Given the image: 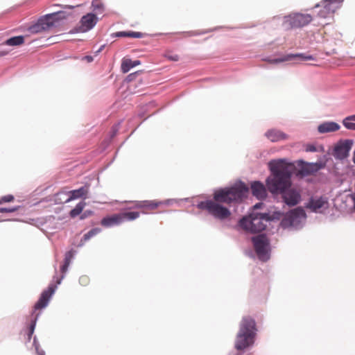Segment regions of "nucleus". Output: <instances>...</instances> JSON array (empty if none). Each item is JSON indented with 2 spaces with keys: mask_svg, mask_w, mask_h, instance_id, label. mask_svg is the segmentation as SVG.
Instances as JSON below:
<instances>
[{
  "mask_svg": "<svg viewBox=\"0 0 355 355\" xmlns=\"http://www.w3.org/2000/svg\"><path fill=\"white\" fill-rule=\"evenodd\" d=\"M312 19L311 15L293 13L284 17L283 24L287 29L301 28L309 24Z\"/></svg>",
  "mask_w": 355,
  "mask_h": 355,
  "instance_id": "39448f33",
  "label": "nucleus"
},
{
  "mask_svg": "<svg viewBox=\"0 0 355 355\" xmlns=\"http://www.w3.org/2000/svg\"><path fill=\"white\" fill-rule=\"evenodd\" d=\"M164 204V202L153 200H144V211L143 213H147L148 211H153Z\"/></svg>",
  "mask_w": 355,
  "mask_h": 355,
  "instance_id": "412c9836",
  "label": "nucleus"
},
{
  "mask_svg": "<svg viewBox=\"0 0 355 355\" xmlns=\"http://www.w3.org/2000/svg\"><path fill=\"white\" fill-rule=\"evenodd\" d=\"M73 254L71 250L67 252L65 254L64 263L70 264V262H71V259L73 258Z\"/></svg>",
  "mask_w": 355,
  "mask_h": 355,
  "instance_id": "72a5a7b5",
  "label": "nucleus"
},
{
  "mask_svg": "<svg viewBox=\"0 0 355 355\" xmlns=\"http://www.w3.org/2000/svg\"><path fill=\"white\" fill-rule=\"evenodd\" d=\"M307 207L315 212H320L321 209H327L328 207V202L324 198H311Z\"/></svg>",
  "mask_w": 355,
  "mask_h": 355,
  "instance_id": "f3484780",
  "label": "nucleus"
},
{
  "mask_svg": "<svg viewBox=\"0 0 355 355\" xmlns=\"http://www.w3.org/2000/svg\"><path fill=\"white\" fill-rule=\"evenodd\" d=\"M58 15L59 13H52L40 19L37 23L30 26L28 28L29 32L31 33L35 34L46 31L54 25V21L57 19V16Z\"/></svg>",
  "mask_w": 355,
  "mask_h": 355,
  "instance_id": "0eeeda50",
  "label": "nucleus"
},
{
  "mask_svg": "<svg viewBox=\"0 0 355 355\" xmlns=\"http://www.w3.org/2000/svg\"><path fill=\"white\" fill-rule=\"evenodd\" d=\"M306 152H315L317 151L316 147L313 144H308L306 146Z\"/></svg>",
  "mask_w": 355,
  "mask_h": 355,
  "instance_id": "c9c22d12",
  "label": "nucleus"
},
{
  "mask_svg": "<svg viewBox=\"0 0 355 355\" xmlns=\"http://www.w3.org/2000/svg\"><path fill=\"white\" fill-rule=\"evenodd\" d=\"M249 189L244 183H240L229 189L216 190L214 193V200L200 202L198 207L200 209L207 210L216 218L224 220L227 218L230 211L219 203H231L241 200L248 193Z\"/></svg>",
  "mask_w": 355,
  "mask_h": 355,
  "instance_id": "f257e3e1",
  "label": "nucleus"
},
{
  "mask_svg": "<svg viewBox=\"0 0 355 355\" xmlns=\"http://www.w3.org/2000/svg\"><path fill=\"white\" fill-rule=\"evenodd\" d=\"M75 6H69V8H73Z\"/></svg>",
  "mask_w": 355,
  "mask_h": 355,
  "instance_id": "a18cd8bd",
  "label": "nucleus"
},
{
  "mask_svg": "<svg viewBox=\"0 0 355 355\" xmlns=\"http://www.w3.org/2000/svg\"><path fill=\"white\" fill-rule=\"evenodd\" d=\"M288 57L289 58L299 57L302 59V60H313V58L312 55H304L303 54L291 55H289Z\"/></svg>",
  "mask_w": 355,
  "mask_h": 355,
  "instance_id": "473e14b6",
  "label": "nucleus"
},
{
  "mask_svg": "<svg viewBox=\"0 0 355 355\" xmlns=\"http://www.w3.org/2000/svg\"><path fill=\"white\" fill-rule=\"evenodd\" d=\"M133 67L132 60L129 58H123L121 63V71L123 73H128Z\"/></svg>",
  "mask_w": 355,
  "mask_h": 355,
  "instance_id": "bb28decb",
  "label": "nucleus"
},
{
  "mask_svg": "<svg viewBox=\"0 0 355 355\" xmlns=\"http://www.w3.org/2000/svg\"><path fill=\"white\" fill-rule=\"evenodd\" d=\"M14 200H15V197H14V196H12L11 194L2 196L1 198H0V205H1L3 203H6V202H12V201H14Z\"/></svg>",
  "mask_w": 355,
  "mask_h": 355,
  "instance_id": "c756f323",
  "label": "nucleus"
},
{
  "mask_svg": "<svg viewBox=\"0 0 355 355\" xmlns=\"http://www.w3.org/2000/svg\"><path fill=\"white\" fill-rule=\"evenodd\" d=\"M116 37H127L134 38H141L143 34L140 32L135 31H119L114 33Z\"/></svg>",
  "mask_w": 355,
  "mask_h": 355,
  "instance_id": "5701e85b",
  "label": "nucleus"
},
{
  "mask_svg": "<svg viewBox=\"0 0 355 355\" xmlns=\"http://www.w3.org/2000/svg\"><path fill=\"white\" fill-rule=\"evenodd\" d=\"M86 203L84 202H80L78 203L76 207L71 210L70 211V216L72 218H75L76 216H78L83 210L84 207H85Z\"/></svg>",
  "mask_w": 355,
  "mask_h": 355,
  "instance_id": "a878e982",
  "label": "nucleus"
},
{
  "mask_svg": "<svg viewBox=\"0 0 355 355\" xmlns=\"http://www.w3.org/2000/svg\"><path fill=\"white\" fill-rule=\"evenodd\" d=\"M254 251L261 261L269 259V241L264 234H259L252 238Z\"/></svg>",
  "mask_w": 355,
  "mask_h": 355,
  "instance_id": "423d86ee",
  "label": "nucleus"
},
{
  "mask_svg": "<svg viewBox=\"0 0 355 355\" xmlns=\"http://www.w3.org/2000/svg\"><path fill=\"white\" fill-rule=\"evenodd\" d=\"M271 175L266 180V186L272 193H284L291 186V176L295 166L284 160H272L270 162Z\"/></svg>",
  "mask_w": 355,
  "mask_h": 355,
  "instance_id": "f03ea898",
  "label": "nucleus"
},
{
  "mask_svg": "<svg viewBox=\"0 0 355 355\" xmlns=\"http://www.w3.org/2000/svg\"><path fill=\"white\" fill-rule=\"evenodd\" d=\"M99 232H101L100 228H94V229L91 230L90 231H89L87 234H85L83 236V239H81V242L84 243V242L88 241L89 239H91L94 236L98 234Z\"/></svg>",
  "mask_w": 355,
  "mask_h": 355,
  "instance_id": "cd10ccee",
  "label": "nucleus"
},
{
  "mask_svg": "<svg viewBox=\"0 0 355 355\" xmlns=\"http://www.w3.org/2000/svg\"><path fill=\"white\" fill-rule=\"evenodd\" d=\"M88 281V278L87 277H82L80 279V282L82 283H86Z\"/></svg>",
  "mask_w": 355,
  "mask_h": 355,
  "instance_id": "79ce46f5",
  "label": "nucleus"
},
{
  "mask_svg": "<svg viewBox=\"0 0 355 355\" xmlns=\"http://www.w3.org/2000/svg\"><path fill=\"white\" fill-rule=\"evenodd\" d=\"M266 137L272 142H277L281 140H286L288 139V135L284 133L283 132L272 129L268 130L266 134Z\"/></svg>",
  "mask_w": 355,
  "mask_h": 355,
  "instance_id": "6ab92c4d",
  "label": "nucleus"
},
{
  "mask_svg": "<svg viewBox=\"0 0 355 355\" xmlns=\"http://www.w3.org/2000/svg\"><path fill=\"white\" fill-rule=\"evenodd\" d=\"M24 36L19 35L10 37L3 42L8 46H20L24 43Z\"/></svg>",
  "mask_w": 355,
  "mask_h": 355,
  "instance_id": "4be33fe9",
  "label": "nucleus"
},
{
  "mask_svg": "<svg viewBox=\"0 0 355 355\" xmlns=\"http://www.w3.org/2000/svg\"><path fill=\"white\" fill-rule=\"evenodd\" d=\"M340 128V125L336 122L327 121L318 125V131L321 134L334 132L338 131Z\"/></svg>",
  "mask_w": 355,
  "mask_h": 355,
  "instance_id": "a211bd4d",
  "label": "nucleus"
},
{
  "mask_svg": "<svg viewBox=\"0 0 355 355\" xmlns=\"http://www.w3.org/2000/svg\"><path fill=\"white\" fill-rule=\"evenodd\" d=\"M135 208L144 209V200L135 202Z\"/></svg>",
  "mask_w": 355,
  "mask_h": 355,
  "instance_id": "e433bc0d",
  "label": "nucleus"
},
{
  "mask_svg": "<svg viewBox=\"0 0 355 355\" xmlns=\"http://www.w3.org/2000/svg\"><path fill=\"white\" fill-rule=\"evenodd\" d=\"M88 192H89V186L86 185V186L80 187L78 189L69 191L67 193L60 192L57 194V196H68V197L66 199H64V202H68L73 200L80 198L86 199Z\"/></svg>",
  "mask_w": 355,
  "mask_h": 355,
  "instance_id": "9b49d317",
  "label": "nucleus"
},
{
  "mask_svg": "<svg viewBox=\"0 0 355 355\" xmlns=\"http://www.w3.org/2000/svg\"><path fill=\"white\" fill-rule=\"evenodd\" d=\"M298 166H300V169L298 173L302 175L312 174L321 168V166L319 164H309L305 163L303 161H299Z\"/></svg>",
  "mask_w": 355,
  "mask_h": 355,
  "instance_id": "dca6fc26",
  "label": "nucleus"
},
{
  "mask_svg": "<svg viewBox=\"0 0 355 355\" xmlns=\"http://www.w3.org/2000/svg\"><path fill=\"white\" fill-rule=\"evenodd\" d=\"M255 330L254 320L248 316L244 317L236 336L235 348L238 350H242L251 345L254 343Z\"/></svg>",
  "mask_w": 355,
  "mask_h": 355,
  "instance_id": "7ed1b4c3",
  "label": "nucleus"
},
{
  "mask_svg": "<svg viewBox=\"0 0 355 355\" xmlns=\"http://www.w3.org/2000/svg\"><path fill=\"white\" fill-rule=\"evenodd\" d=\"M263 205V204L262 202H258V203H257L256 205H254L253 208H254V209H258L261 208V207Z\"/></svg>",
  "mask_w": 355,
  "mask_h": 355,
  "instance_id": "ea45409f",
  "label": "nucleus"
},
{
  "mask_svg": "<svg viewBox=\"0 0 355 355\" xmlns=\"http://www.w3.org/2000/svg\"><path fill=\"white\" fill-rule=\"evenodd\" d=\"M98 18L93 13H88L84 15L80 19V31L87 32L91 30L97 23Z\"/></svg>",
  "mask_w": 355,
  "mask_h": 355,
  "instance_id": "4468645a",
  "label": "nucleus"
},
{
  "mask_svg": "<svg viewBox=\"0 0 355 355\" xmlns=\"http://www.w3.org/2000/svg\"><path fill=\"white\" fill-rule=\"evenodd\" d=\"M83 60H85L87 62H92L94 60V58L91 55H86L83 58Z\"/></svg>",
  "mask_w": 355,
  "mask_h": 355,
  "instance_id": "58836bf2",
  "label": "nucleus"
},
{
  "mask_svg": "<svg viewBox=\"0 0 355 355\" xmlns=\"http://www.w3.org/2000/svg\"><path fill=\"white\" fill-rule=\"evenodd\" d=\"M122 223L125 220H134L139 217V213L137 211H130L120 213Z\"/></svg>",
  "mask_w": 355,
  "mask_h": 355,
  "instance_id": "b1692460",
  "label": "nucleus"
},
{
  "mask_svg": "<svg viewBox=\"0 0 355 355\" xmlns=\"http://www.w3.org/2000/svg\"><path fill=\"white\" fill-rule=\"evenodd\" d=\"M92 6L94 7V10H98L100 12H103V4L98 0H94L92 1Z\"/></svg>",
  "mask_w": 355,
  "mask_h": 355,
  "instance_id": "7c9ffc66",
  "label": "nucleus"
},
{
  "mask_svg": "<svg viewBox=\"0 0 355 355\" xmlns=\"http://www.w3.org/2000/svg\"><path fill=\"white\" fill-rule=\"evenodd\" d=\"M164 56L168 60L177 62L180 60V56L178 54L173 53L171 51H166Z\"/></svg>",
  "mask_w": 355,
  "mask_h": 355,
  "instance_id": "c85d7f7f",
  "label": "nucleus"
},
{
  "mask_svg": "<svg viewBox=\"0 0 355 355\" xmlns=\"http://www.w3.org/2000/svg\"><path fill=\"white\" fill-rule=\"evenodd\" d=\"M60 282H61V279H59V280L57 282V283H58V284H60Z\"/></svg>",
  "mask_w": 355,
  "mask_h": 355,
  "instance_id": "c03bdc74",
  "label": "nucleus"
},
{
  "mask_svg": "<svg viewBox=\"0 0 355 355\" xmlns=\"http://www.w3.org/2000/svg\"><path fill=\"white\" fill-rule=\"evenodd\" d=\"M121 223L122 220L120 216V214H115L111 216H106L103 218L101 221V225L105 227L119 225Z\"/></svg>",
  "mask_w": 355,
  "mask_h": 355,
  "instance_id": "aec40b11",
  "label": "nucleus"
},
{
  "mask_svg": "<svg viewBox=\"0 0 355 355\" xmlns=\"http://www.w3.org/2000/svg\"><path fill=\"white\" fill-rule=\"evenodd\" d=\"M8 54L6 51H0V57L4 56Z\"/></svg>",
  "mask_w": 355,
  "mask_h": 355,
  "instance_id": "37998d69",
  "label": "nucleus"
},
{
  "mask_svg": "<svg viewBox=\"0 0 355 355\" xmlns=\"http://www.w3.org/2000/svg\"><path fill=\"white\" fill-rule=\"evenodd\" d=\"M251 191L254 196L259 200L266 198L267 191L264 184L259 181H254L251 184Z\"/></svg>",
  "mask_w": 355,
  "mask_h": 355,
  "instance_id": "2eb2a0df",
  "label": "nucleus"
},
{
  "mask_svg": "<svg viewBox=\"0 0 355 355\" xmlns=\"http://www.w3.org/2000/svg\"><path fill=\"white\" fill-rule=\"evenodd\" d=\"M69 263H64V264L61 266V272L62 273H64L67 272V269H68V267H69Z\"/></svg>",
  "mask_w": 355,
  "mask_h": 355,
  "instance_id": "4c0bfd02",
  "label": "nucleus"
},
{
  "mask_svg": "<svg viewBox=\"0 0 355 355\" xmlns=\"http://www.w3.org/2000/svg\"><path fill=\"white\" fill-rule=\"evenodd\" d=\"M343 0H323L320 4H317L315 7H322V9L320 10L318 15L322 18H326L329 15L334 12L336 6L334 3L341 2Z\"/></svg>",
  "mask_w": 355,
  "mask_h": 355,
  "instance_id": "f8f14e48",
  "label": "nucleus"
},
{
  "mask_svg": "<svg viewBox=\"0 0 355 355\" xmlns=\"http://www.w3.org/2000/svg\"><path fill=\"white\" fill-rule=\"evenodd\" d=\"M353 141L350 139L340 140L334 146L333 155L338 159L348 157Z\"/></svg>",
  "mask_w": 355,
  "mask_h": 355,
  "instance_id": "6e6552de",
  "label": "nucleus"
},
{
  "mask_svg": "<svg viewBox=\"0 0 355 355\" xmlns=\"http://www.w3.org/2000/svg\"><path fill=\"white\" fill-rule=\"evenodd\" d=\"M56 289V286L51 284L49 286L46 290H44L38 300V301L35 303L34 306L35 310H40L42 309L45 308L50 299L51 298L52 295L55 293V291Z\"/></svg>",
  "mask_w": 355,
  "mask_h": 355,
  "instance_id": "9d476101",
  "label": "nucleus"
},
{
  "mask_svg": "<svg viewBox=\"0 0 355 355\" xmlns=\"http://www.w3.org/2000/svg\"><path fill=\"white\" fill-rule=\"evenodd\" d=\"M282 194L283 199L286 204L289 206H295L298 204L301 200L300 191L295 189H287Z\"/></svg>",
  "mask_w": 355,
  "mask_h": 355,
  "instance_id": "ddd939ff",
  "label": "nucleus"
},
{
  "mask_svg": "<svg viewBox=\"0 0 355 355\" xmlns=\"http://www.w3.org/2000/svg\"><path fill=\"white\" fill-rule=\"evenodd\" d=\"M355 114L347 116L343 120V125L348 130H355Z\"/></svg>",
  "mask_w": 355,
  "mask_h": 355,
  "instance_id": "393cba45",
  "label": "nucleus"
},
{
  "mask_svg": "<svg viewBox=\"0 0 355 355\" xmlns=\"http://www.w3.org/2000/svg\"><path fill=\"white\" fill-rule=\"evenodd\" d=\"M35 327V321H33L29 327L28 334V340H30L31 339V336L34 332Z\"/></svg>",
  "mask_w": 355,
  "mask_h": 355,
  "instance_id": "f704fd0d",
  "label": "nucleus"
},
{
  "mask_svg": "<svg viewBox=\"0 0 355 355\" xmlns=\"http://www.w3.org/2000/svg\"><path fill=\"white\" fill-rule=\"evenodd\" d=\"M19 209V206L6 208V207H0V213H12L18 211Z\"/></svg>",
  "mask_w": 355,
  "mask_h": 355,
  "instance_id": "2f4dec72",
  "label": "nucleus"
},
{
  "mask_svg": "<svg viewBox=\"0 0 355 355\" xmlns=\"http://www.w3.org/2000/svg\"><path fill=\"white\" fill-rule=\"evenodd\" d=\"M271 220L268 214L252 213L239 220V225L246 232H259L265 230L266 223Z\"/></svg>",
  "mask_w": 355,
  "mask_h": 355,
  "instance_id": "20e7f679",
  "label": "nucleus"
},
{
  "mask_svg": "<svg viewBox=\"0 0 355 355\" xmlns=\"http://www.w3.org/2000/svg\"><path fill=\"white\" fill-rule=\"evenodd\" d=\"M132 64H133V67L137 66V65H139L141 64V62L139 60H132Z\"/></svg>",
  "mask_w": 355,
  "mask_h": 355,
  "instance_id": "a19ab883",
  "label": "nucleus"
},
{
  "mask_svg": "<svg viewBox=\"0 0 355 355\" xmlns=\"http://www.w3.org/2000/svg\"><path fill=\"white\" fill-rule=\"evenodd\" d=\"M305 212L302 208H295L287 213L282 220V224L284 226H294L300 222L301 218H305Z\"/></svg>",
  "mask_w": 355,
  "mask_h": 355,
  "instance_id": "1a4fd4ad",
  "label": "nucleus"
}]
</instances>
